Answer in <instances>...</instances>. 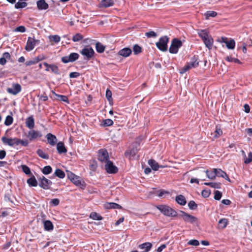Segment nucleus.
<instances>
[{"label":"nucleus","instance_id":"obj_58","mask_svg":"<svg viewBox=\"0 0 252 252\" xmlns=\"http://www.w3.org/2000/svg\"><path fill=\"white\" fill-rule=\"evenodd\" d=\"M145 35L148 37H156L157 36V34L154 31H150L145 33Z\"/></svg>","mask_w":252,"mask_h":252},{"label":"nucleus","instance_id":"obj_41","mask_svg":"<svg viewBox=\"0 0 252 252\" xmlns=\"http://www.w3.org/2000/svg\"><path fill=\"white\" fill-rule=\"evenodd\" d=\"M90 217L94 220H100L102 219V217L96 212H92L90 215Z\"/></svg>","mask_w":252,"mask_h":252},{"label":"nucleus","instance_id":"obj_26","mask_svg":"<svg viewBox=\"0 0 252 252\" xmlns=\"http://www.w3.org/2000/svg\"><path fill=\"white\" fill-rule=\"evenodd\" d=\"M114 5L113 0H102L100 3V7H108Z\"/></svg>","mask_w":252,"mask_h":252},{"label":"nucleus","instance_id":"obj_55","mask_svg":"<svg viewBox=\"0 0 252 252\" xmlns=\"http://www.w3.org/2000/svg\"><path fill=\"white\" fill-rule=\"evenodd\" d=\"M14 198V197H13V195H11V194H10L9 193L6 194L5 195V196H4V200L6 201H9V202H10L11 203H14V201H13V199Z\"/></svg>","mask_w":252,"mask_h":252},{"label":"nucleus","instance_id":"obj_54","mask_svg":"<svg viewBox=\"0 0 252 252\" xmlns=\"http://www.w3.org/2000/svg\"><path fill=\"white\" fill-rule=\"evenodd\" d=\"M56 96L58 97V99L62 101L66 102L67 103H69V101L68 99V98L66 96L63 95H61V94H56Z\"/></svg>","mask_w":252,"mask_h":252},{"label":"nucleus","instance_id":"obj_28","mask_svg":"<svg viewBox=\"0 0 252 252\" xmlns=\"http://www.w3.org/2000/svg\"><path fill=\"white\" fill-rule=\"evenodd\" d=\"M148 164L153 170L157 171L159 168L158 163L153 159L149 160Z\"/></svg>","mask_w":252,"mask_h":252},{"label":"nucleus","instance_id":"obj_37","mask_svg":"<svg viewBox=\"0 0 252 252\" xmlns=\"http://www.w3.org/2000/svg\"><path fill=\"white\" fill-rule=\"evenodd\" d=\"M204 184L206 186H209L211 188L214 189H220L221 188V183H213V182H208V183H204Z\"/></svg>","mask_w":252,"mask_h":252},{"label":"nucleus","instance_id":"obj_56","mask_svg":"<svg viewBox=\"0 0 252 252\" xmlns=\"http://www.w3.org/2000/svg\"><path fill=\"white\" fill-rule=\"evenodd\" d=\"M49 38L51 41H53L55 43H58L60 42L61 39L60 37L58 35H51Z\"/></svg>","mask_w":252,"mask_h":252},{"label":"nucleus","instance_id":"obj_25","mask_svg":"<svg viewBox=\"0 0 252 252\" xmlns=\"http://www.w3.org/2000/svg\"><path fill=\"white\" fill-rule=\"evenodd\" d=\"M44 228L45 230L51 231L54 229V225L52 222L49 220H46L43 222Z\"/></svg>","mask_w":252,"mask_h":252},{"label":"nucleus","instance_id":"obj_43","mask_svg":"<svg viewBox=\"0 0 252 252\" xmlns=\"http://www.w3.org/2000/svg\"><path fill=\"white\" fill-rule=\"evenodd\" d=\"M52 171V168L51 166L47 165L43 167V168L42 170V172L44 175H48L50 173H51Z\"/></svg>","mask_w":252,"mask_h":252},{"label":"nucleus","instance_id":"obj_11","mask_svg":"<svg viewBox=\"0 0 252 252\" xmlns=\"http://www.w3.org/2000/svg\"><path fill=\"white\" fill-rule=\"evenodd\" d=\"M218 41L221 43H224L228 49H234L235 46V42L234 39L228 40L226 37H221Z\"/></svg>","mask_w":252,"mask_h":252},{"label":"nucleus","instance_id":"obj_23","mask_svg":"<svg viewBox=\"0 0 252 252\" xmlns=\"http://www.w3.org/2000/svg\"><path fill=\"white\" fill-rule=\"evenodd\" d=\"M43 65L45 66H49L50 69L52 70V71L56 74H60V72L59 71V69L58 67L54 64H48V63L45 62L43 63Z\"/></svg>","mask_w":252,"mask_h":252},{"label":"nucleus","instance_id":"obj_39","mask_svg":"<svg viewBox=\"0 0 252 252\" xmlns=\"http://www.w3.org/2000/svg\"><path fill=\"white\" fill-rule=\"evenodd\" d=\"M36 154L38 155V156L39 157H40V158H42L46 159H48L49 158V156L47 154H45L41 149H38L36 151Z\"/></svg>","mask_w":252,"mask_h":252},{"label":"nucleus","instance_id":"obj_48","mask_svg":"<svg viewBox=\"0 0 252 252\" xmlns=\"http://www.w3.org/2000/svg\"><path fill=\"white\" fill-rule=\"evenodd\" d=\"M83 36L79 33L75 34L72 37V40L74 42H78L83 39Z\"/></svg>","mask_w":252,"mask_h":252},{"label":"nucleus","instance_id":"obj_29","mask_svg":"<svg viewBox=\"0 0 252 252\" xmlns=\"http://www.w3.org/2000/svg\"><path fill=\"white\" fill-rule=\"evenodd\" d=\"M27 182L30 187H36L38 184L35 177L32 174L31 177L27 180Z\"/></svg>","mask_w":252,"mask_h":252},{"label":"nucleus","instance_id":"obj_6","mask_svg":"<svg viewBox=\"0 0 252 252\" xmlns=\"http://www.w3.org/2000/svg\"><path fill=\"white\" fill-rule=\"evenodd\" d=\"M25 136L28 138L29 141L32 142L35 141L38 138L41 137L42 134L40 131L32 129L27 133H25Z\"/></svg>","mask_w":252,"mask_h":252},{"label":"nucleus","instance_id":"obj_42","mask_svg":"<svg viewBox=\"0 0 252 252\" xmlns=\"http://www.w3.org/2000/svg\"><path fill=\"white\" fill-rule=\"evenodd\" d=\"M225 59L226 61L229 62H233L239 64L242 63L240 62L239 60H238L237 58H233L231 56H227L226 57H225Z\"/></svg>","mask_w":252,"mask_h":252},{"label":"nucleus","instance_id":"obj_13","mask_svg":"<svg viewBox=\"0 0 252 252\" xmlns=\"http://www.w3.org/2000/svg\"><path fill=\"white\" fill-rule=\"evenodd\" d=\"M105 169L107 172L110 174H115L118 171V168L113 164V163L110 161H108L105 165Z\"/></svg>","mask_w":252,"mask_h":252},{"label":"nucleus","instance_id":"obj_44","mask_svg":"<svg viewBox=\"0 0 252 252\" xmlns=\"http://www.w3.org/2000/svg\"><path fill=\"white\" fill-rule=\"evenodd\" d=\"M217 15V13L214 11H208L205 13L206 19H208L209 17H215Z\"/></svg>","mask_w":252,"mask_h":252},{"label":"nucleus","instance_id":"obj_38","mask_svg":"<svg viewBox=\"0 0 252 252\" xmlns=\"http://www.w3.org/2000/svg\"><path fill=\"white\" fill-rule=\"evenodd\" d=\"M27 3L23 1V0H19V1L15 3V8L16 9L23 8L27 6Z\"/></svg>","mask_w":252,"mask_h":252},{"label":"nucleus","instance_id":"obj_18","mask_svg":"<svg viewBox=\"0 0 252 252\" xmlns=\"http://www.w3.org/2000/svg\"><path fill=\"white\" fill-rule=\"evenodd\" d=\"M48 143L51 146L56 145L57 142V138L56 136L52 133H48L46 136Z\"/></svg>","mask_w":252,"mask_h":252},{"label":"nucleus","instance_id":"obj_22","mask_svg":"<svg viewBox=\"0 0 252 252\" xmlns=\"http://www.w3.org/2000/svg\"><path fill=\"white\" fill-rule=\"evenodd\" d=\"M57 149L58 152L60 154H65L67 152V149L64 146V144L63 142H59L57 144Z\"/></svg>","mask_w":252,"mask_h":252},{"label":"nucleus","instance_id":"obj_63","mask_svg":"<svg viewBox=\"0 0 252 252\" xmlns=\"http://www.w3.org/2000/svg\"><path fill=\"white\" fill-rule=\"evenodd\" d=\"M252 161V152H250L248 154V158H246L245 163L246 164H249Z\"/></svg>","mask_w":252,"mask_h":252},{"label":"nucleus","instance_id":"obj_8","mask_svg":"<svg viewBox=\"0 0 252 252\" xmlns=\"http://www.w3.org/2000/svg\"><path fill=\"white\" fill-rule=\"evenodd\" d=\"M40 41L35 39L34 37H29L25 46V50L27 51H31L33 49L36 44H38Z\"/></svg>","mask_w":252,"mask_h":252},{"label":"nucleus","instance_id":"obj_45","mask_svg":"<svg viewBox=\"0 0 252 252\" xmlns=\"http://www.w3.org/2000/svg\"><path fill=\"white\" fill-rule=\"evenodd\" d=\"M133 51L134 55H138L141 53L142 48L138 44H135L133 47Z\"/></svg>","mask_w":252,"mask_h":252},{"label":"nucleus","instance_id":"obj_5","mask_svg":"<svg viewBox=\"0 0 252 252\" xmlns=\"http://www.w3.org/2000/svg\"><path fill=\"white\" fill-rule=\"evenodd\" d=\"M169 41V38L167 36H163L161 37L159 41L156 43V46L159 50L162 52L166 51L168 49L167 44Z\"/></svg>","mask_w":252,"mask_h":252},{"label":"nucleus","instance_id":"obj_30","mask_svg":"<svg viewBox=\"0 0 252 252\" xmlns=\"http://www.w3.org/2000/svg\"><path fill=\"white\" fill-rule=\"evenodd\" d=\"M104 207L106 209H121L122 206L120 205L119 204L114 203V202H110V203H107L104 205Z\"/></svg>","mask_w":252,"mask_h":252},{"label":"nucleus","instance_id":"obj_9","mask_svg":"<svg viewBox=\"0 0 252 252\" xmlns=\"http://www.w3.org/2000/svg\"><path fill=\"white\" fill-rule=\"evenodd\" d=\"M39 186L44 189H50L52 184V182L51 180L47 179L43 176L39 179Z\"/></svg>","mask_w":252,"mask_h":252},{"label":"nucleus","instance_id":"obj_59","mask_svg":"<svg viewBox=\"0 0 252 252\" xmlns=\"http://www.w3.org/2000/svg\"><path fill=\"white\" fill-rule=\"evenodd\" d=\"M106 97L110 103L112 101V92L109 89H107L106 91Z\"/></svg>","mask_w":252,"mask_h":252},{"label":"nucleus","instance_id":"obj_15","mask_svg":"<svg viewBox=\"0 0 252 252\" xmlns=\"http://www.w3.org/2000/svg\"><path fill=\"white\" fill-rule=\"evenodd\" d=\"M17 140L18 138H7L5 136H3L1 138V141L5 145H7L9 146L13 147L15 145L17 146Z\"/></svg>","mask_w":252,"mask_h":252},{"label":"nucleus","instance_id":"obj_50","mask_svg":"<svg viewBox=\"0 0 252 252\" xmlns=\"http://www.w3.org/2000/svg\"><path fill=\"white\" fill-rule=\"evenodd\" d=\"M13 119L12 116H7L6 117L5 122H4V125L8 126L11 125L13 123Z\"/></svg>","mask_w":252,"mask_h":252},{"label":"nucleus","instance_id":"obj_12","mask_svg":"<svg viewBox=\"0 0 252 252\" xmlns=\"http://www.w3.org/2000/svg\"><path fill=\"white\" fill-rule=\"evenodd\" d=\"M21 90L22 87L19 84L13 83L12 88H8L6 90L9 94L16 95L21 91Z\"/></svg>","mask_w":252,"mask_h":252},{"label":"nucleus","instance_id":"obj_33","mask_svg":"<svg viewBox=\"0 0 252 252\" xmlns=\"http://www.w3.org/2000/svg\"><path fill=\"white\" fill-rule=\"evenodd\" d=\"M152 247V244L150 242H145L139 246L140 249L144 250L146 251H150Z\"/></svg>","mask_w":252,"mask_h":252},{"label":"nucleus","instance_id":"obj_57","mask_svg":"<svg viewBox=\"0 0 252 252\" xmlns=\"http://www.w3.org/2000/svg\"><path fill=\"white\" fill-rule=\"evenodd\" d=\"M214 199L217 200H220L221 197L222 193L219 190H215L214 191Z\"/></svg>","mask_w":252,"mask_h":252},{"label":"nucleus","instance_id":"obj_2","mask_svg":"<svg viewBox=\"0 0 252 252\" xmlns=\"http://www.w3.org/2000/svg\"><path fill=\"white\" fill-rule=\"evenodd\" d=\"M198 56L194 55L191 59V61L189 62L180 70L181 74H184L187 71L192 68H195L199 65V62L198 61Z\"/></svg>","mask_w":252,"mask_h":252},{"label":"nucleus","instance_id":"obj_24","mask_svg":"<svg viewBox=\"0 0 252 252\" xmlns=\"http://www.w3.org/2000/svg\"><path fill=\"white\" fill-rule=\"evenodd\" d=\"M205 46L209 50L211 49L213 46L214 40L211 35L209 36L206 40L203 41Z\"/></svg>","mask_w":252,"mask_h":252},{"label":"nucleus","instance_id":"obj_3","mask_svg":"<svg viewBox=\"0 0 252 252\" xmlns=\"http://www.w3.org/2000/svg\"><path fill=\"white\" fill-rule=\"evenodd\" d=\"M177 217L179 218L182 219L186 223L193 224L198 221V219L196 217L190 215L184 211L180 210Z\"/></svg>","mask_w":252,"mask_h":252},{"label":"nucleus","instance_id":"obj_35","mask_svg":"<svg viewBox=\"0 0 252 252\" xmlns=\"http://www.w3.org/2000/svg\"><path fill=\"white\" fill-rule=\"evenodd\" d=\"M54 176H57L59 178L63 179L65 177V173L62 170L58 168L55 170L53 177H51L50 178H53Z\"/></svg>","mask_w":252,"mask_h":252},{"label":"nucleus","instance_id":"obj_53","mask_svg":"<svg viewBox=\"0 0 252 252\" xmlns=\"http://www.w3.org/2000/svg\"><path fill=\"white\" fill-rule=\"evenodd\" d=\"M215 137H219L222 134V131L220 126H217L216 127V130L215 131Z\"/></svg>","mask_w":252,"mask_h":252},{"label":"nucleus","instance_id":"obj_1","mask_svg":"<svg viewBox=\"0 0 252 252\" xmlns=\"http://www.w3.org/2000/svg\"><path fill=\"white\" fill-rule=\"evenodd\" d=\"M157 208L164 216L169 217H176L178 213L174 209L166 205H158Z\"/></svg>","mask_w":252,"mask_h":252},{"label":"nucleus","instance_id":"obj_47","mask_svg":"<svg viewBox=\"0 0 252 252\" xmlns=\"http://www.w3.org/2000/svg\"><path fill=\"white\" fill-rule=\"evenodd\" d=\"M29 141L28 139L23 140L18 138L17 140V146L19 144L27 147L29 145Z\"/></svg>","mask_w":252,"mask_h":252},{"label":"nucleus","instance_id":"obj_7","mask_svg":"<svg viewBox=\"0 0 252 252\" xmlns=\"http://www.w3.org/2000/svg\"><path fill=\"white\" fill-rule=\"evenodd\" d=\"M182 46V41L178 38H174L171 41L169 51L171 54H176L178 53L179 49Z\"/></svg>","mask_w":252,"mask_h":252},{"label":"nucleus","instance_id":"obj_31","mask_svg":"<svg viewBox=\"0 0 252 252\" xmlns=\"http://www.w3.org/2000/svg\"><path fill=\"white\" fill-rule=\"evenodd\" d=\"M198 34L199 36L201 38L203 41L206 40V38H208V37L210 35L205 30H198Z\"/></svg>","mask_w":252,"mask_h":252},{"label":"nucleus","instance_id":"obj_51","mask_svg":"<svg viewBox=\"0 0 252 252\" xmlns=\"http://www.w3.org/2000/svg\"><path fill=\"white\" fill-rule=\"evenodd\" d=\"M188 206L190 210H193L197 208V204L193 200H191L188 203Z\"/></svg>","mask_w":252,"mask_h":252},{"label":"nucleus","instance_id":"obj_46","mask_svg":"<svg viewBox=\"0 0 252 252\" xmlns=\"http://www.w3.org/2000/svg\"><path fill=\"white\" fill-rule=\"evenodd\" d=\"M21 168L23 172H24L26 175H32V173L30 170V168L26 165H22Z\"/></svg>","mask_w":252,"mask_h":252},{"label":"nucleus","instance_id":"obj_52","mask_svg":"<svg viewBox=\"0 0 252 252\" xmlns=\"http://www.w3.org/2000/svg\"><path fill=\"white\" fill-rule=\"evenodd\" d=\"M72 182L77 186H81L83 185L82 181L80 179V177L76 176V177L72 181Z\"/></svg>","mask_w":252,"mask_h":252},{"label":"nucleus","instance_id":"obj_4","mask_svg":"<svg viewBox=\"0 0 252 252\" xmlns=\"http://www.w3.org/2000/svg\"><path fill=\"white\" fill-rule=\"evenodd\" d=\"M80 53L83 56L84 60L86 61L91 60L95 54L94 49L89 46L85 47L80 51Z\"/></svg>","mask_w":252,"mask_h":252},{"label":"nucleus","instance_id":"obj_19","mask_svg":"<svg viewBox=\"0 0 252 252\" xmlns=\"http://www.w3.org/2000/svg\"><path fill=\"white\" fill-rule=\"evenodd\" d=\"M26 126L29 129H33L34 127V120L32 115L29 116L26 119Z\"/></svg>","mask_w":252,"mask_h":252},{"label":"nucleus","instance_id":"obj_61","mask_svg":"<svg viewBox=\"0 0 252 252\" xmlns=\"http://www.w3.org/2000/svg\"><path fill=\"white\" fill-rule=\"evenodd\" d=\"M215 172L216 173V176L219 177H223V174H224V171H222L220 169H217L215 168Z\"/></svg>","mask_w":252,"mask_h":252},{"label":"nucleus","instance_id":"obj_16","mask_svg":"<svg viewBox=\"0 0 252 252\" xmlns=\"http://www.w3.org/2000/svg\"><path fill=\"white\" fill-rule=\"evenodd\" d=\"M132 51L130 48L125 47L119 50L118 55L124 58H126L129 57Z\"/></svg>","mask_w":252,"mask_h":252},{"label":"nucleus","instance_id":"obj_27","mask_svg":"<svg viewBox=\"0 0 252 252\" xmlns=\"http://www.w3.org/2000/svg\"><path fill=\"white\" fill-rule=\"evenodd\" d=\"M175 200L179 204L182 206L186 205L187 203L186 198L181 194L176 196Z\"/></svg>","mask_w":252,"mask_h":252},{"label":"nucleus","instance_id":"obj_64","mask_svg":"<svg viewBox=\"0 0 252 252\" xmlns=\"http://www.w3.org/2000/svg\"><path fill=\"white\" fill-rule=\"evenodd\" d=\"M15 32H24L26 31V28L24 26H20L17 27L15 30Z\"/></svg>","mask_w":252,"mask_h":252},{"label":"nucleus","instance_id":"obj_21","mask_svg":"<svg viewBox=\"0 0 252 252\" xmlns=\"http://www.w3.org/2000/svg\"><path fill=\"white\" fill-rule=\"evenodd\" d=\"M36 3L39 10H46L48 8L49 5L45 0H39Z\"/></svg>","mask_w":252,"mask_h":252},{"label":"nucleus","instance_id":"obj_49","mask_svg":"<svg viewBox=\"0 0 252 252\" xmlns=\"http://www.w3.org/2000/svg\"><path fill=\"white\" fill-rule=\"evenodd\" d=\"M97 167V162L95 160L90 161V169L93 171H95Z\"/></svg>","mask_w":252,"mask_h":252},{"label":"nucleus","instance_id":"obj_36","mask_svg":"<svg viewBox=\"0 0 252 252\" xmlns=\"http://www.w3.org/2000/svg\"><path fill=\"white\" fill-rule=\"evenodd\" d=\"M95 48L96 51L99 53H103L105 49V46H104L101 43L97 42L95 44Z\"/></svg>","mask_w":252,"mask_h":252},{"label":"nucleus","instance_id":"obj_32","mask_svg":"<svg viewBox=\"0 0 252 252\" xmlns=\"http://www.w3.org/2000/svg\"><path fill=\"white\" fill-rule=\"evenodd\" d=\"M206 174L207 177L211 179L214 180L216 177V173L215 172V168L213 169V170L209 171L208 170L204 171Z\"/></svg>","mask_w":252,"mask_h":252},{"label":"nucleus","instance_id":"obj_14","mask_svg":"<svg viewBox=\"0 0 252 252\" xmlns=\"http://www.w3.org/2000/svg\"><path fill=\"white\" fill-rule=\"evenodd\" d=\"M98 159L101 162H107L109 161V156L106 150L101 149L99 150Z\"/></svg>","mask_w":252,"mask_h":252},{"label":"nucleus","instance_id":"obj_62","mask_svg":"<svg viewBox=\"0 0 252 252\" xmlns=\"http://www.w3.org/2000/svg\"><path fill=\"white\" fill-rule=\"evenodd\" d=\"M67 176L71 181L76 177V175L69 171H67Z\"/></svg>","mask_w":252,"mask_h":252},{"label":"nucleus","instance_id":"obj_60","mask_svg":"<svg viewBox=\"0 0 252 252\" xmlns=\"http://www.w3.org/2000/svg\"><path fill=\"white\" fill-rule=\"evenodd\" d=\"M188 244L189 245L197 246L199 245V242L198 240L194 239L189 241Z\"/></svg>","mask_w":252,"mask_h":252},{"label":"nucleus","instance_id":"obj_20","mask_svg":"<svg viewBox=\"0 0 252 252\" xmlns=\"http://www.w3.org/2000/svg\"><path fill=\"white\" fill-rule=\"evenodd\" d=\"M11 60V56L8 52H5L2 54V57L0 58V64L4 65L6 64L7 60Z\"/></svg>","mask_w":252,"mask_h":252},{"label":"nucleus","instance_id":"obj_40","mask_svg":"<svg viewBox=\"0 0 252 252\" xmlns=\"http://www.w3.org/2000/svg\"><path fill=\"white\" fill-rule=\"evenodd\" d=\"M113 124V121L110 119H107L103 120L102 124H101V126L106 127V126H112Z\"/></svg>","mask_w":252,"mask_h":252},{"label":"nucleus","instance_id":"obj_10","mask_svg":"<svg viewBox=\"0 0 252 252\" xmlns=\"http://www.w3.org/2000/svg\"><path fill=\"white\" fill-rule=\"evenodd\" d=\"M79 55L76 53H71L69 56L63 57L61 59L62 62L64 63L69 62H74L78 59Z\"/></svg>","mask_w":252,"mask_h":252},{"label":"nucleus","instance_id":"obj_17","mask_svg":"<svg viewBox=\"0 0 252 252\" xmlns=\"http://www.w3.org/2000/svg\"><path fill=\"white\" fill-rule=\"evenodd\" d=\"M137 149L135 148H132L130 150H127L125 153L126 157L128 158L129 159H132L137 153Z\"/></svg>","mask_w":252,"mask_h":252},{"label":"nucleus","instance_id":"obj_34","mask_svg":"<svg viewBox=\"0 0 252 252\" xmlns=\"http://www.w3.org/2000/svg\"><path fill=\"white\" fill-rule=\"evenodd\" d=\"M228 221L227 219L223 218L220 219L218 222L219 227L221 229L225 228L228 224Z\"/></svg>","mask_w":252,"mask_h":252}]
</instances>
